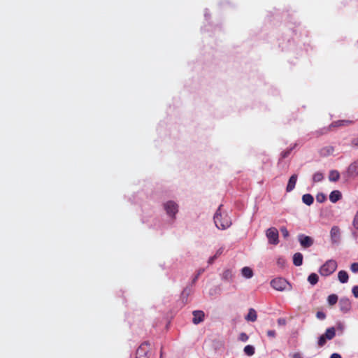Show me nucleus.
Instances as JSON below:
<instances>
[{
  "instance_id": "obj_1",
  "label": "nucleus",
  "mask_w": 358,
  "mask_h": 358,
  "mask_svg": "<svg viewBox=\"0 0 358 358\" xmlns=\"http://www.w3.org/2000/svg\"><path fill=\"white\" fill-rule=\"evenodd\" d=\"M222 205H220L214 215V222L219 229H226L231 224V220L227 214L222 215L221 213Z\"/></svg>"
},
{
  "instance_id": "obj_2",
  "label": "nucleus",
  "mask_w": 358,
  "mask_h": 358,
  "mask_svg": "<svg viewBox=\"0 0 358 358\" xmlns=\"http://www.w3.org/2000/svg\"><path fill=\"white\" fill-rule=\"evenodd\" d=\"M337 268V262L335 260L327 261L320 268L319 272L323 276H329Z\"/></svg>"
},
{
  "instance_id": "obj_3",
  "label": "nucleus",
  "mask_w": 358,
  "mask_h": 358,
  "mask_svg": "<svg viewBox=\"0 0 358 358\" xmlns=\"http://www.w3.org/2000/svg\"><path fill=\"white\" fill-rule=\"evenodd\" d=\"M271 285L273 289L282 292L286 290L289 284L285 278H277L271 281Z\"/></svg>"
},
{
  "instance_id": "obj_4",
  "label": "nucleus",
  "mask_w": 358,
  "mask_h": 358,
  "mask_svg": "<svg viewBox=\"0 0 358 358\" xmlns=\"http://www.w3.org/2000/svg\"><path fill=\"white\" fill-rule=\"evenodd\" d=\"M266 235L270 244L277 245L278 243L279 234L278 231L277 230L276 228H269L268 229H267Z\"/></svg>"
},
{
  "instance_id": "obj_5",
  "label": "nucleus",
  "mask_w": 358,
  "mask_h": 358,
  "mask_svg": "<svg viewBox=\"0 0 358 358\" xmlns=\"http://www.w3.org/2000/svg\"><path fill=\"white\" fill-rule=\"evenodd\" d=\"M150 351V343H143L137 349L136 358H148V353Z\"/></svg>"
},
{
  "instance_id": "obj_6",
  "label": "nucleus",
  "mask_w": 358,
  "mask_h": 358,
  "mask_svg": "<svg viewBox=\"0 0 358 358\" xmlns=\"http://www.w3.org/2000/svg\"><path fill=\"white\" fill-rule=\"evenodd\" d=\"M164 209L169 215L174 217L178 213V206L175 202L169 201L164 203Z\"/></svg>"
},
{
  "instance_id": "obj_7",
  "label": "nucleus",
  "mask_w": 358,
  "mask_h": 358,
  "mask_svg": "<svg viewBox=\"0 0 358 358\" xmlns=\"http://www.w3.org/2000/svg\"><path fill=\"white\" fill-rule=\"evenodd\" d=\"M298 241H299L301 247L304 248H310L314 243L313 239L311 237L303 234H299Z\"/></svg>"
},
{
  "instance_id": "obj_8",
  "label": "nucleus",
  "mask_w": 358,
  "mask_h": 358,
  "mask_svg": "<svg viewBox=\"0 0 358 358\" xmlns=\"http://www.w3.org/2000/svg\"><path fill=\"white\" fill-rule=\"evenodd\" d=\"M341 229L338 226H334L330 231L331 241L333 244H338L341 241Z\"/></svg>"
},
{
  "instance_id": "obj_9",
  "label": "nucleus",
  "mask_w": 358,
  "mask_h": 358,
  "mask_svg": "<svg viewBox=\"0 0 358 358\" xmlns=\"http://www.w3.org/2000/svg\"><path fill=\"white\" fill-rule=\"evenodd\" d=\"M339 307L342 312L347 313L351 308V302L348 298H341L339 301Z\"/></svg>"
},
{
  "instance_id": "obj_10",
  "label": "nucleus",
  "mask_w": 358,
  "mask_h": 358,
  "mask_svg": "<svg viewBox=\"0 0 358 358\" xmlns=\"http://www.w3.org/2000/svg\"><path fill=\"white\" fill-rule=\"evenodd\" d=\"M193 319L192 322L194 324H198L204 320L205 313L202 310H194L192 312Z\"/></svg>"
},
{
  "instance_id": "obj_11",
  "label": "nucleus",
  "mask_w": 358,
  "mask_h": 358,
  "mask_svg": "<svg viewBox=\"0 0 358 358\" xmlns=\"http://www.w3.org/2000/svg\"><path fill=\"white\" fill-rule=\"evenodd\" d=\"M349 176L355 177L358 176V160L352 162L348 169Z\"/></svg>"
},
{
  "instance_id": "obj_12",
  "label": "nucleus",
  "mask_w": 358,
  "mask_h": 358,
  "mask_svg": "<svg viewBox=\"0 0 358 358\" xmlns=\"http://www.w3.org/2000/svg\"><path fill=\"white\" fill-rule=\"evenodd\" d=\"M354 121L350 120H341L333 122L331 124V127H346L354 124Z\"/></svg>"
},
{
  "instance_id": "obj_13",
  "label": "nucleus",
  "mask_w": 358,
  "mask_h": 358,
  "mask_svg": "<svg viewBox=\"0 0 358 358\" xmlns=\"http://www.w3.org/2000/svg\"><path fill=\"white\" fill-rule=\"evenodd\" d=\"M297 177L298 176L296 174H293L289 178L287 187H286L287 192H289L294 189L296 183V180H297Z\"/></svg>"
},
{
  "instance_id": "obj_14",
  "label": "nucleus",
  "mask_w": 358,
  "mask_h": 358,
  "mask_svg": "<svg viewBox=\"0 0 358 358\" xmlns=\"http://www.w3.org/2000/svg\"><path fill=\"white\" fill-rule=\"evenodd\" d=\"M341 197H342V194H341V192L338 190H334L331 192V194L329 195V200L332 203H336L338 200H340L341 199Z\"/></svg>"
},
{
  "instance_id": "obj_15",
  "label": "nucleus",
  "mask_w": 358,
  "mask_h": 358,
  "mask_svg": "<svg viewBox=\"0 0 358 358\" xmlns=\"http://www.w3.org/2000/svg\"><path fill=\"white\" fill-rule=\"evenodd\" d=\"M257 319V312L253 308H250L245 320L248 321L255 322Z\"/></svg>"
},
{
  "instance_id": "obj_16",
  "label": "nucleus",
  "mask_w": 358,
  "mask_h": 358,
  "mask_svg": "<svg viewBox=\"0 0 358 358\" xmlns=\"http://www.w3.org/2000/svg\"><path fill=\"white\" fill-rule=\"evenodd\" d=\"M293 264L296 266H299L302 265L303 264V255L300 252H296L293 256Z\"/></svg>"
},
{
  "instance_id": "obj_17",
  "label": "nucleus",
  "mask_w": 358,
  "mask_h": 358,
  "mask_svg": "<svg viewBox=\"0 0 358 358\" xmlns=\"http://www.w3.org/2000/svg\"><path fill=\"white\" fill-rule=\"evenodd\" d=\"M338 278L341 283H346L348 281L349 276L345 271L341 270L338 273Z\"/></svg>"
},
{
  "instance_id": "obj_18",
  "label": "nucleus",
  "mask_w": 358,
  "mask_h": 358,
  "mask_svg": "<svg viewBox=\"0 0 358 358\" xmlns=\"http://www.w3.org/2000/svg\"><path fill=\"white\" fill-rule=\"evenodd\" d=\"M340 178V173L336 170H332L329 172V180L332 182H336Z\"/></svg>"
},
{
  "instance_id": "obj_19",
  "label": "nucleus",
  "mask_w": 358,
  "mask_h": 358,
  "mask_svg": "<svg viewBox=\"0 0 358 358\" xmlns=\"http://www.w3.org/2000/svg\"><path fill=\"white\" fill-rule=\"evenodd\" d=\"M336 335V330H335V328L334 327H330V328H328L324 336L328 339V340H331L334 338Z\"/></svg>"
},
{
  "instance_id": "obj_20",
  "label": "nucleus",
  "mask_w": 358,
  "mask_h": 358,
  "mask_svg": "<svg viewBox=\"0 0 358 358\" xmlns=\"http://www.w3.org/2000/svg\"><path fill=\"white\" fill-rule=\"evenodd\" d=\"M302 201L305 204L310 206L314 201V198L311 194H306L303 195Z\"/></svg>"
},
{
  "instance_id": "obj_21",
  "label": "nucleus",
  "mask_w": 358,
  "mask_h": 358,
  "mask_svg": "<svg viewBox=\"0 0 358 358\" xmlns=\"http://www.w3.org/2000/svg\"><path fill=\"white\" fill-rule=\"evenodd\" d=\"M242 275L246 278H250L253 275L252 270L248 266L243 267L241 271Z\"/></svg>"
},
{
  "instance_id": "obj_22",
  "label": "nucleus",
  "mask_w": 358,
  "mask_h": 358,
  "mask_svg": "<svg viewBox=\"0 0 358 358\" xmlns=\"http://www.w3.org/2000/svg\"><path fill=\"white\" fill-rule=\"evenodd\" d=\"M318 280H319L318 275L315 273L310 274L309 276L308 277V281L312 285H315V284H317L318 282Z\"/></svg>"
},
{
  "instance_id": "obj_23",
  "label": "nucleus",
  "mask_w": 358,
  "mask_h": 358,
  "mask_svg": "<svg viewBox=\"0 0 358 358\" xmlns=\"http://www.w3.org/2000/svg\"><path fill=\"white\" fill-rule=\"evenodd\" d=\"M244 353L248 356H252L255 352L254 346L251 345H246L243 349Z\"/></svg>"
},
{
  "instance_id": "obj_24",
  "label": "nucleus",
  "mask_w": 358,
  "mask_h": 358,
  "mask_svg": "<svg viewBox=\"0 0 358 358\" xmlns=\"http://www.w3.org/2000/svg\"><path fill=\"white\" fill-rule=\"evenodd\" d=\"M327 301L330 306L335 305L338 301V296L335 294H330L328 296Z\"/></svg>"
},
{
  "instance_id": "obj_25",
  "label": "nucleus",
  "mask_w": 358,
  "mask_h": 358,
  "mask_svg": "<svg viewBox=\"0 0 358 358\" xmlns=\"http://www.w3.org/2000/svg\"><path fill=\"white\" fill-rule=\"evenodd\" d=\"M334 149L332 146H327L321 150V154L322 155H329L333 153Z\"/></svg>"
},
{
  "instance_id": "obj_26",
  "label": "nucleus",
  "mask_w": 358,
  "mask_h": 358,
  "mask_svg": "<svg viewBox=\"0 0 358 358\" xmlns=\"http://www.w3.org/2000/svg\"><path fill=\"white\" fill-rule=\"evenodd\" d=\"M324 176L320 172H316L313 176V180L314 182H318L323 180Z\"/></svg>"
},
{
  "instance_id": "obj_27",
  "label": "nucleus",
  "mask_w": 358,
  "mask_h": 358,
  "mask_svg": "<svg viewBox=\"0 0 358 358\" xmlns=\"http://www.w3.org/2000/svg\"><path fill=\"white\" fill-rule=\"evenodd\" d=\"M296 144H294L293 147L287 149L281 152V159L287 158L291 153L292 150L296 147Z\"/></svg>"
},
{
  "instance_id": "obj_28",
  "label": "nucleus",
  "mask_w": 358,
  "mask_h": 358,
  "mask_svg": "<svg viewBox=\"0 0 358 358\" xmlns=\"http://www.w3.org/2000/svg\"><path fill=\"white\" fill-rule=\"evenodd\" d=\"M327 338L324 336V334L320 336L318 339V341H317L318 346L319 347L324 346L327 342Z\"/></svg>"
},
{
  "instance_id": "obj_29",
  "label": "nucleus",
  "mask_w": 358,
  "mask_h": 358,
  "mask_svg": "<svg viewBox=\"0 0 358 358\" xmlns=\"http://www.w3.org/2000/svg\"><path fill=\"white\" fill-rule=\"evenodd\" d=\"M316 200L319 203H322L326 200V196L324 194L320 193L316 196Z\"/></svg>"
},
{
  "instance_id": "obj_30",
  "label": "nucleus",
  "mask_w": 358,
  "mask_h": 358,
  "mask_svg": "<svg viewBox=\"0 0 358 358\" xmlns=\"http://www.w3.org/2000/svg\"><path fill=\"white\" fill-rule=\"evenodd\" d=\"M239 341L246 342L249 339V336L244 332L241 333L238 337Z\"/></svg>"
},
{
  "instance_id": "obj_31",
  "label": "nucleus",
  "mask_w": 358,
  "mask_h": 358,
  "mask_svg": "<svg viewBox=\"0 0 358 358\" xmlns=\"http://www.w3.org/2000/svg\"><path fill=\"white\" fill-rule=\"evenodd\" d=\"M350 270L355 273H358V262L352 263L350 265Z\"/></svg>"
},
{
  "instance_id": "obj_32",
  "label": "nucleus",
  "mask_w": 358,
  "mask_h": 358,
  "mask_svg": "<svg viewBox=\"0 0 358 358\" xmlns=\"http://www.w3.org/2000/svg\"><path fill=\"white\" fill-rule=\"evenodd\" d=\"M316 317L319 320H324L326 317V314L324 312L322 311H317L316 313Z\"/></svg>"
},
{
  "instance_id": "obj_33",
  "label": "nucleus",
  "mask_w": 358,
  "mask_h": 358,
  "mask_svg": "<svg viewBox=\"0 0 358 358\" xmlns=\"http://www.w3.org/2000/svg\"><path fill=\"white\" fill-rule=\"evenodd\" d=\"M352 224L354 227L358 230V211L356 213Z\"/></svg>"
},
{
  "instance_id": "obj_34",
  "label": "nucleus",
  "mask_w": 358,
  "mask_h": 358,
  "mask_svg": "<svg viewBox=\"0 0 358 358\" xmlns=\"http://www.w3.org/2000/svg\"><path fill=\"white\" fill-rule=\"evenodd\" d=\"M280 231H281L282 236H284V238H287L289 236V231H287V229L285 227H281Z\"/></svg>"
},
{
  "instance_id": "obj_35",
  "label": "nucleus",
  "mask_w": 358,
  "mask_h": 358,
  "mask_svg": "<svg viewBox=\"0 0 358 358\" xmlns=\"http://www.w3.org/2000/svg\"><path fill=\"white\" fill-rule=\"evenodd\" d=\"M231 276V272L230 270H226L223 273V278L225 279H229Z\"/></svg>"
},
{
  "instance_id": "obj_36",
  "label": "nucleus",
  "mask_w": 358,
  "mask_h": 358,
  "mask_svg": "<svg viewBox=\"0 0 358 358\" xmlns=\"http://www.w3.org/2000/svg\"><path fill=\"white\" fill-rule=\"evenodd\" d=\"M223 251H224V248L223 247L220 248L216 251L215 254L214 255L215 257H216V258L219 257L223 253Z\"/></svg>"
},
{
  "instance_id": "obj_37",
  "label": "nucleus",
  "mask_w": 358,
  "mask_h": 358,
  "mask_svg": "<svg viewBox=\"0 0 358 358\" xmlns=\"http://www.w3.org/2000/svg\"><path fill=\"white\" fill-rule=\"evenodd\" d=\"M352 292L355 297L358 298V285H355L352 287Z\"/></svg>"
},
{
  "instance_id": "obj_38",
  "label": "nucleus",
  "mask_w": 358,
  "mask_h": 358,
  "mask_svg": "<svg viewBox=\"0 0 358 358\" xmlns=\"http://www.w3.org/2000/svg\"><path fill=\"white\" fill-rule=\"evenodd\" d=\"M266 334L267 336L270 338H275L276 335V333L274 330H268L267 331Z\"/></svg>"
},
{
  "instance_id": "obj_39",
  "label": "nucleus",
  "mask_w": 358,
  "mask_h": 358,
  "mask_svg": "<svg viewBox=\"0 0 358 358\" xmlns=\"http://www.w3.org/2000/svg\"><path fill=\"white\" fill-rule=\"evenodd\" d=\"M216 259H217V258H216V257H215V255H213V257H210L209 258L208 261V264H212Z\"/></svg>"
},
{
  "instance_id": "obj_40",
  "label": "nucleus",
  "mask_w": 358,
  "mask_h": 358,
  "mask_svg": "<svg viewBox=\"0 0 358 358\" xmlns=\"http://www.w3.org/2000/svg\"><path fill=\"white\" fill-rule=\"evenodd\" d=\"M278 323L280 324V325H283V324H285V320L283 319V318H279L278 320Z\"/></svg>"
},
{
  "instance_id": "obj_41",
  "label": "nucleus",
  "mask_w": 358,
  "mask_h": 358,
  "mask_svg": "<svg viewBox=\"0 0 358 358\" xmlns=\"http://www.w3.org/2000/svg\"><path fill=\"white\" fill-rule=\"evenodd\" d=\"M330 358H341V356L338 353H333Z\"/></svg>"
},
{
  "instance_id": "obj_42",
  "label": "nucleus",
  "mask_w": 358,
  "mask_h": 358,
  "mask_svg": "<svg viewBox=\"0 0 358 358\" xmlns=\"http://www.w3.org/2000/svg\"><path fill=\"white\" fill-rule=\"evenodd\" d=\"M352 144L355 146H358V138H354L352 141Z\"/></svg>"
},
{
  "instance_id": "obj_43",
  "label": "nucleus",
  "mask_w": 358,
  "mask_h": 358,
  "mask_svg": "<svg viewBox=\"0 0 358 358\" xmlns=\"http://www.w3.org/2000/svg\"><path fill=\"white\" fill-rule=\"evenodd\" d=\"M293 358H301V355L299 353H295L293 355Z\"/></svg>"
},
{
  "instance_id": "obj_44",
  "label": "nucleus",
  "mask_w": 358,
  "mask_h": 358,
  "mask_svg": "<svg viewBox=\"0 0 358 358\" xmlns=\"http://www.w3.org/2000/svg\"><path fill=\"white\" fill-rule=\"evenodd\" d=\"M198 277H199V275H196L194 277V278L193 279V282H194L197 280Z\"/></svg>"
},
{
  "instance_id": "obj_45",
  "label": "nucleus",
  "mask_w": 358,
  "mask_h": 358,
  "mask_svg": "<svg viewBox=\"0 0 358 358\" xmlns=\"http://www.w3.org/2000/svg\"><path fill=\"white\" fill-rule=\"evenodd\" d=\"M162 350H161L160 358H162Z\"/></svg>"
},
{
  "instance_id": "obj_46",
  "label": "nucleus",
  "mask_w": 358,
  "mask_h": 358,
  "mask_svg": "<svg viewBox=\"0 0 358 358\" xmlns=\"http://www.w3.org/2000/svg\"><path fill=\"white\" fill-rule=\"evenodd\" d=\"M201 271H199V273H198V274H197V275L199 276V275L201 274Z\"/></svg>"
}]
</instances>
